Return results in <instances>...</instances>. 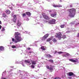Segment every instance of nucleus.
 <instances>
[{"label":"nucleus","instance_id":"nucleus-1","mask_svg":"<svg viewBox=\"0 0 79 79\" xmlns=\"http://www.w3.org/2000/svg\"><path fill=\"white\" fill-rule=\"evenodd\" d=\"M67 11L69 13L68 15L69 16L70 18H74L76 15V10L75 9L73 8L68 10Z\"/></svg>","mask_w":79,"mask_h":79},{"label":"nucleus","instance_id":"nucleus-2","mask_svg":"<svg viewBox=\"0 0 79 79\" xmlns=\"http://www.w3.org/2000/svg\"><path fill=\"white\" fill-rule=\"evenodd\" d=\"M14 35L15 38V43H17L18 42H21L22 40L21 36H19V35H21L20 33L18 32H15Z\"/></svg>","mask_w":79,"mask_h":79},{"label":"nucleus","instance_id":"nucleus-3","mask_svg":"<svg viewBox=\"0 0 79 79\" xmlns=\"http://www.w3.org/2000/svg\"><path fill=\"white\" fill-rule=\"evenodd\" d=\"M57 35H55V37L56 38H58L59 40H61V39L63 38L64 39L66 38V36L65 35H63V36L61 34V33L60 32L56 34Z\"/></svg>","mask_w":79,"mask_h":79},{"label":"nucleus","instance_id":"nucleus-4","mask_svg":"<svg viewBox=\"0 0 79 79\" xmlns=\"http://www.w3.org/2000/svg\"><path fill=\"white\" fill-rule=\"evenodd\" d=\"M56 22V20L55 19H52L51 20H49L48 23H49V24H55Z\"/></svg>","mask_w":79,"mask_h":79},{"label":"nucleus","instance_id":"nucleus-5","mask_svg":"<svg viewBox=\"0 0 79 79\" xmlns=\"http://www.w3.org/2000/svg\"><path fill=\"white\" fill-rule=\"evenodd\" d=\"M69 61H71V62H73V63H76V62L77 63V62H78V59H76L75 60L73 59H69Z\"/></svg>","mask_w":79,"mask_h":79},{"label":"nucleus","instance_id":"nucleus-6","mask_svg":"<svg viewBox=\"0 0 79 79\" xmlns=\"http://www.w3.org/2000/svg\"><path fill=\"white\" fill-rule=\"evenodd\" d=\"M51 16V17H53V18H56V15H57V13L56 12H55L54 13H52L50 14Z\"/></svg>","mask_w":79,"mask_h":79},{"label":"nucleus","instance_id":"nucleus-7","mask_svg":"<svg viewBox=\"0 0 79 79\" xmlns=\"http://www.w3.org/2000/svg\"><path fill=\"white\" fill-rule=\"evenodd\" d=\"M49 35L48 34H47L45 35L43 37L42 40H45L48 37V36Z\"/></svg>","mask_w":79,"mask_h":79},{"label":"nucleus","instance_id":"nucleus-8","mask_svg":"<svg viewBox=\"0 0 79 79\" xmlns=\"http://www.w3.org/2000/svg\"><path fill=\"white\" fill-rule=\"evenodd\" d=\"M43 18L45 19H46V20H49V19H50V18L47 15H44L43 16Z\"/></svg>","mask_w":79,"mask_h":79},{"label":"nucleus","instance_id":"nucleus-9","mask_svg":"<svg viewBox=\"0 0 79 79\" xmlns=\"http://www.w3.org/2000/svg\"><path fill=\"white\" fill-rule=\"evenodd\" d=\"M68 75L69 76H75V75L74 74V73L72 72H69L68 73Z\"/></svg>","mask_w":79,"mask_h":79},{"label":"nucleus","instance_id":"nucleus-10","mask_svg":"<svg viewBox=\"0 0 79 79\" xmlns=\"http://www.w3.org/2000/svg\"><path fill=\"white\" fill-rule=\"evenodd\" d=\"M45 55L46 56L47 58H52V56H51V55L47 54H46Z\"/></svg>","mask_w":79,"mask_h":79},{"label":"nucleus","instance_id":"nucleus-11","mask_svg":"<svg viewBox=\"0 0 79 79\" xmlns=\"http://www.w3.org/2000/svg\"><path fill=\"white\" fill-rule=\"evenodd\" d=\"M31 62L32 64H33L34 65H35V64H37V63H36V61H35L31 60Z\"/></svg>","mask_w":79,"mask_h":79},{"label":"nucleus","instance_id":"nucleus-12","mask_svg":"<svg viewBox=\"0 0 79 79\" xmlns=\"http://www.w3.org/2000/svg\"><path fill=\"white\" fill-rule=\"evenodd\" d=\"M53 38V36H52L51 37L47 39V42H49L50 41V40H52Z\"/></svg>","mask_w":79,"mask_h":79},{"label":"nucleus","instance_id":"nucleus-13","mask_svg":"<svg viewBox=\"0 0 79 79\" xmlns=\"http://www.w3.org/2000/svg\"><path fill=\"white\" fill-rule=\"evenodd\" d=\"M5 12L7 15H9V14H10V13H11V12L10 11V10H6L5 11Z\"/></svg>","mask_w":79,"mask_h":79},{"label":"nucleus","instance_id":"nucleus-14","mask_svg":"<svg viewBox=\"0 0 79 79\" xmlns=\"http://www.w3.org/2000/svg\"><path fill=\"white\" fill-rule=\"evenodd\" d=\"M50 67L49 68V69L51 70V72H52L53 71V66L52 65H50Z\"/></svg>","mask_w":79,"mask_h":79},{"label":"nucleus","instance_id":"nucleus-15","mask_svg":"<svg viewBox=\"0 0 79 79\" xmlns=\"http://www.w3.org/2000/svg\"><path fill=\"white\" fill-rule=\"evenodd\" d=\"M26 14L28 16L31 17V12H26Z\"/></svg>","mask_w":79,"mask_h":79},{"label":"nucleus","instance_id":"nucleus-16","mask_svg":"<svg viewBox=\"0 0 79 79\" xmlns=\"http://www.w3.org/2000/svg\"><path fill=\"white\" fill-rule=\"evenodd\" d=\"M24 62L25 63H28V64H31V61L29 60H26Z\"/></svg>","mask_w":79,"mask_h":79},{"label":"nucleus","instance_id":"nucleus-17","mask_svg":"<svg viewBox=\"0 0 79 79\" xmlns=\"http://www.w3.org/2000/svg\"><path fill=\"white\" fill-rule=\"evenodd\" d=\"M21 24V22H20L19 20H18V23H17V25L18 26H20Z\"/></svg>","mask_w":79,"mask_h":79},{"label":"nucleus","instance_id":"nucleus-18","mask_svg":"<svg viewBox=\"0 0 79 79\" xmlns=\"http://www.w3.org/2000/svg\"><path fill=\"white\" fill-rule=\"evenodd\" d=\"M0 50L1 51H3L4 50V47H3V46H0Z\"/></svg>","mask_w":79,"mask_h":79},{"label":"nucleus","instance_id":"nucleus-19","mask_svg":"<svg viewBox=\"0 0 79 79\" xmlns=\"http://www.w3.org/2000/svg\"><path fill=\"white\" fill-rule=\"evenodd\" d=\"M60 27H61V28H64V27H66V26H65V24H63L61 25L60 26Z\"/></svg>","mask_w":79,"mask_h":79},{"label":"nucleus","instance_id":"nucleus-20","mask_svg":"<svg viewBox=\"0 0 79 79\" xmlns=\"http://www.w3.org/2000/svg\"><path fill=\"white\" fill-rule=\"evenodd\" d=\"M64 54H65L66 55H64V56H69L70 54L66 52H64Z\"/></svg>","mask_w":79,"mask_h":79},{"label":"nucleus","instance_id":"nucleus-21","mask_svg":"<svg viewBox=\"0 0 79 79\" xmlns=\"http://www.w3.org/2000/svg\"><path fill=\"white\" fill-rule=\"evenodd\" d=\"M47 61H48L49 62H50V63H53V60H47Z\"/></svg>","mask_w":79,"mask_h":79},{"label":"nucleus","instance_id":"nucleus-22","mask_svg":"<svg viewBox=\"0 0 79 79\" xmlns=\"http://www.w3.org/2000/svg\"><path fill=\"white\" fill-rule=\"evenodd\" d=\"M52 41L53 42H54V43H55V42H56L57 40H56V39H55V38H54L52 40Z\"/></svg>","mask_w":79,"mask_h":79},{"label":"nucleus","instance_id":"nucleus-23","mask_svg":"<svg viewBox=\"0 0 79 79\" xmlns=\"http://www.w3.org/2000/svg\"><path fill=\"white\" fill-rule=\"evenodd\" d=\"M41 50H45V48L44 46H42L41 47Z\"/></svg>","mask_w":79,"mask_h":79},{"label":"nucleus","instance_id":"nucleus-24","mask_svg":"<svg viewBox=\"0 0 79 79\" xmlns=\"http://www.w3.org/2000/svg\"><path fill=\"white\" fill-rule=\"evenodd\" d=\"M16 19H12L13 22L14 23H16Z\"/></svg>","mask_w":79,"mask_h":79},{"label":"nucleus","instance_id":"nucleus-25","mask_svg":"<svg viewBox=\"0 0 79 79\" xmlns=\"http://www.w3.org/2000/svg\"><path fill=\"white\" fill-rule=\"evenodd\" d=\"M13 18L14 19H17V17H16V15H14L13 16Z\"/></svg>","mask_w":79,"mask_h":79},{"label":"nucleus","instance_id":"nucleus-26","mask_svg":"<svg viewBox=\"0 0 79 79\" xmlns=\"http://www.w3.org/2000/svg\"><path fill=\"white\" fill-rule=\"evenodd\" d=\"M2 16H3V17H4V18H5V17L6 16V14H5L3 13L2 14Z\"/></svg>","mask_w":79,"mask_h":79},{"label":"nucleus","instance_id":"nucleus-27","mask_svg":"<svg viewBox=\"0 0 79 79\" xmlns=\"http://www.w3.org/2000/svg\"><path fill=\"white\" fill-rule=\"evenodd\" d=\"M34 65H33L32 64L31 65V67L33 69L35 68V66H34Z\"/></svg>","mask_w":79,"mask_h":79},{"label":"nucleus","instance_id":"nucleus-28","mask_svg":"<svg viewBox=\"0 0 79 79\" xmlns=\"http://www.w3.org/2000/svg\"><path fill=\"white\" fill-rule=\"evenodd\" d=\"M22 16L23 17H24V16H26V15L25 13L23 14L22 15Z\"/></svg>","mask_w":79,"mask_h":79},{"label":"nucleus","instance_id":"nucleus-29","mask_svg":"<svg viewBox=\"0 0 79 79\" xmlns=\"http://www.w3.org/2000/svg\"><path fill=\"white\" fill-rule=\"evenodd\" d=\"M41 15L43 16V17H44V16H45V14L44 12L42 13Z\"/></svg>","mask_w":79,"mask_h":79},{"label":"nucleus","instance_id":"nucleus-30","mask_svg":"<svg viewBox=\"0 0 79 79\" xmlns=\"http://www.w3.org/2000/svg\"><path fill=\"white\" fill-rule=\"evenodd\" d=\"M16 48V46H15V45L12 46V48Z\"/></svg>","mask_w":79,"mask_h":79},{"label":"nucleus","instance_id":"nucleus-31","mask_svg":"<svg viewBox=\"0 0 79 79\" xmlns=\"http://www.w3.org/2000/svg\"><path fill=\"white\" fill-rule=\"evenodd\" d=\"M63 53V52H57V53H59V54H61V53Z\"/></svg>","mask_w":79,"mask_h":79},{"label":"nucleus","instance_id":"nucleus-32","mask_svg":"<svg viewBox=\"0 0 79 79\" xmlns=\"http://www.w3.org/2000/svg\"><path fill=\"white\" fill-rule=\"evenodd\" d=\"M57 7H62V6L60 4H59L57 6Z\"/></svg>","mask_w":79,"mask_h":79},{"label":"nucleus","instance_id":"nucleus-33","mask_svg":"<svg viewBox=\"0 0 79 79\" xmlns=\"http://www.w3.org/2000/svg\"><path fill=\"white\" fill-rule=\"evenodd\" d=\"M71 24H75V22H71L70 23Z\"/></svg>","mask_w":79,"mask_h":79},{"label":"nucleus","instance_id":"nucleus-34","mask_svg":"<svg viewBox=\"0 0 79 79\" xmlns=\"http://www.w3.org/2000/svg\"><path fill=\"white\" fill-rule=\"evenodd\" d=\"M54 79H61V78L59 77H56Z\"/></svg>","mask_w":79,"mask_h":79},{"label":"nucleus","instance_id":"nucleus-35","mask_svg":"<svg viewBox=\"0 0 79 79\" xmlns=\"http://www.w3.org/2000/svg\"><path fill=\"white\" fill-rule=\"evenodd\" d=\"M53 6L55 8H56L58 7V6L57 5H53Z\"/></svg>","mask_w":79,"mask_h":79},{"label":"nucleus","instance_id":"nucleus-36","mask_svg":"<svg viewBox=\"0 0 79 79\" xmlns=\"http://www.w3.org/2000/svg\"><path fill=\"white\" fill-rule=\"evenodd\" d=\"M46 67L47 68V69H49L50 68V67H49V66H48V65H47L46 66Z\"/></svg>","mask_w":79,"mask_h":79},{"label":"nucleus","instance_id":"nucleus-37","mask_svg":"<svg viewBox=\"0 0 79 79\" xmlns=\"http://www.w3.org/2000/svg\"><path fill=\"white\" fill-rule=\"evenodd\" d=\"M12 40L13 42H15V40L14 38H12Z\"/></svg>","mask_w":79,"mask_h":79},{"label":"nucleus","instance_id":"nucleus-38","mask_svg":"<svg viewBox=\"0 0 79 79\" xmlns=\"http://www.w3.org/2000/svg\"><path fill=\"white\" fill-rule=\"evenodd\" d=\"M27 50H31V48H27Z\"/></svg>","mask_w":79,"mask_h":79},{"label":"nucleus","instance_id":"nucleus-39","mask_svg":"<svg viewBox=\"0 0 79 79\" xmlns=\"http://www.w3.org/2000/svg\"><path fill=\"white\" fill-rule=\"evenodd\" d=\"M5 30V28H3L2 29V31H4Z\"/></svg>","mask_w":79,"mask_h":79},{"label":"nucleus","instance_id":"nucleus-40","mask_svg":"<svg viewBox=\"0 0 79 79\" xmlns=\"http://www.w3.org/2000/svg\"><path fill=\"white\" fill-rule=\"evenodd\" d=\"M70 7H71V8H72V7H73V5H70Z\"/></svg>","mask_w":79,"mask_h":79},{"label":"nucleus","instance_id":"nucleus-41","mask_svg":"<svg viewBox=\"0 0 79 79\" xmlns=\"http://www.w3.org/2000/svg\"><path fill=\"white\" fill-rule=\"evenodd\" d=\"M48 12H52V10H49Z\"/></svg>","mask_w":79,"mask_h":79},{"label":"nucleus","instance_id":"nucleus-42","mask_svg":"<svg viewBox=\"0 0 79 79\" xmlns=\"http://www.w3.org/2000/svg\"><path fill=\"white\" fill-rule=\"evenodd\" d=\"M27 21H29V18H27Z\"/></svg>","mask_w":79,"mask_h":79},{"label":"nucleus","instance_id":"nucleus-43","mask_svg":"<svg viewBox=\"0 0 79 79\" xmlns=\"http://www.w3.org/2000/svg\"><path fill=\"white\" fill-rule=\"evenodd\" d=\"M69 31H66V33H69Z\"/></svg>","mask_w":79,"mask_h":79},{"label":"nucleus","instance_id":"nucleus-44","mask_svg":"<svg viewBox=\"0 0 79 79\" xmlns=\"http://www.w3.org/2000/svg\"><path fill=\"white\" fill-rule=\"evenodd\" d=\"M2 79H6V78H5L2 77Z\"/></svg>","mask_w":79,"mask_h":79},{"label":"nucleus","instance_id":"nucleus-45","mask_svg":"<svg viewBox=\"0 0 79 79\" xmlns=\"http://www.w3.org/2000/svg\"><path fill=\"white\" fill-rule=\"evenodd\" d=\"M1 28H2V26L0 25V29H1Z\"/></svg>","mask_w":79,"mask_h":79},{"label":"nucleus","instance_id":"nucleus-46","mask_svg":"<svg viewBox=\"0 0 79 79\" xmlns=\"http://www.w3.org/2000/svg\"><path fill=\"white\" fill-rule=\"evenodd\" d=\"M0 24H2V22L0 20Z\"/></svg>","mask_w":79,"mask_h":79},{"label":"nucleus","instance_id":"nucleus-47","mask_svg":"<svg viewBox=\"0 0 79 79\" xmlns=\"http://www.w3.org/2000/svg\"><path fill=\"white\" fill-rule=\"evenodd\" d=\"M29 53H32V52H29Z\"/></svg>","mask_w":79,"mask_h":79},{"label":"nucleus","instance_id":"nucleus-48","mask_svg":"<svg viewBox=\"0 0 79 79\" xmlns=\"http://www.w3.org/2000/svg\"><path fill=\"white\" fill-rule=\"evenodd\" d=\"M22 64L23 65V66H24V64Z\"/></svg>","mask_w":79,"mask_h":79},{"label":"nucleus","instance_id":"nucleus-49","mask_svg":"<svg viewBox=\"0 0 79 79\" xmlns=\"http://www.w3.org/2000/svg\"><path fill=\"white\" fill-rule=\"evenodd\" d=\"M57 53V51L55 52V53Z\"/></svg>","mask_w":79,"mask_h":79},{"label":"nucleus","instance_id":"nucleus-50","mask_svg":"<svg viewBox=\"0 0 79 79\" xmlns=\"http://www.w3.org/2000/svg\"><path fill=\"white\" fill-rule=\"evenodd\" d=\"M46 79V78H44V79Z\"/></svg>","mask_w":79,"mask_h":79},{"label":"nucleus","instance_id":"nucleus-51","mask_svg":"<svg viewBox=\"0 0 79 79\" xmlns=\"http://www.w3.org/2000/svg\"><path fill=\"white\" fill-rule=\"evenodd\" d=\"M18 28H19V27H18Z\"/></svg>","mask_w":79,"mask_h":79}]
</instances>
